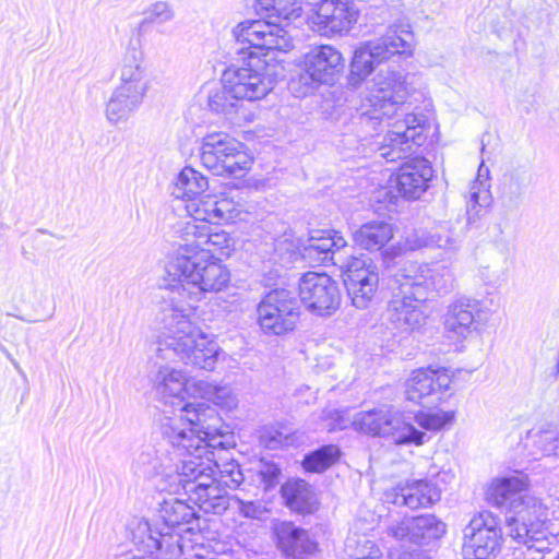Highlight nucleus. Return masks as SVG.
Masks as SVG:
<instances>
[{
    "instance_id": "f257e3e1",
    "label": "nucleus",
    "mask_w": 559,
    "mask_h": 559,
    "mask_svg": "<svg viewBox=\"0 0 559 559\" xmlns=\"http://www.w3.org/2000/svg\"><path fill=\"white\" fill-rule=\"evenodd\" d=\"M183 243L168 261L162 287L178 296L163 318V330L153 345L155 364L181 361L204 370H213L223 350L211 335L191 320L195 306L206 293L223 290L229 271L219 263L229 257L235 240L222 229L207 224L187 222Z\"/></svg>"
},
{
    "instance_id": "f03ea898",
    "label": "nucleus",
    "mask_w": 559,
    "mask_h": 559,
    "mask_svg": "<svg viewBox=\"0 0 559 559\" xmlns=\"http://www.w3.org/2000/svg\"><path fill=\"white\" fill-rule=\"evenodd\" d=\"M368 94L353 116L356 135L362 141L377 134L383 120L389 130L381 142H373L379 156L396 162L426 140L424 129L428 123L424 115L407 112L405 103L408 90L402 73L380 69L368 82Z\"/></svg>"
},
{
    "instance_id": "7ed1b4c3",
    "label": "nucleus",
    "mask_w": 559,
    "mask_h": 559,
    "mask_svg": "<svg viewBox=\"0 0 559 559\" xmlns=\"http://www.w3.org/2000/svg\"><path fill=\"white\" fill-rule=\"evenodd\" d=\"M528 478L523 473L493 478L486 491L487 501L506 512L508 535L528 549L549 548L548 509L527 493Z\"/></svg>"
},
{
    "instance_id": "20e7f679",
    "label": "nucleus",
    "mask_w": 559,
    "mask_h": 559,
    "mask_svg": "<svg viewBox=\"0 0 559 559\" xmlns=\"http://www.w3.org/2000/svg\"><path fill=\"white\" fill-rule=\"evenodd\" d=\"M186 419L169 418L162 423V435L182 464L185 461H204L213 466L215 460L229 456L230 442L218 432L216 409L205 403L186 405Z\"/></svg>"
},
{
    "instance_id": "39448f33",
    "label": "nucleus",
    "mask_w": 559,
    "mask_h": 559,
    "mask_svg": "<svg viewBox=\"0 0 559 559\" xmlns=\"http://www.w3.org/2000/svg\"><path fill=\"white\" fill-rule=\"evenodd\" d=\"M174 478L170 492L182 488L193 503L205 513L221 514L228 508L226 488L217 484L215 469L204 461H185L180 472L169 474Z\"/></svg>"
},
{
    "instance_id": "423d86ee",
    "label": "nucleus",
    "mask_w": 559,
    "mask_h": 559,
    "mask_svg": "<svg viewBox=\"0 0 559 559\" xmlns=\"http://www.w3.org/2000/svg\"><path fill=\"white\" fill-rule=\"evenodd\" d=\"M352 426L356 431L389 438L400 445H421L427 441V435L416 429L403 413L389 407L359 412L353 417Z\"/></svg>"
},
{
    "instance_id": "0eeeda50",
    "label": "nucleus",
    "mask_w": 559,
    "mask_h": 559,
    "mask_svg": "<svg viewBox=\"0 0 559 559\" xmlns=\"http://www.w3.org/2000/svg\"><path fill=\"white\" fill-rule=\"evenodd\" d=\"M200 159L216 176L239 177L252 164L245 145L225 132H211L202 138Z\"/></svg>"
},
{
    "instance_id": "6e6552de",
    "label": "nucleus",
    "mask_w": 559,
    "mask_h": 559,
    "mask_svg": "<svg viewBox=\"0 0 559 559\" xmlns=\"http://www.w3.org/2000/svg\"><path fill=\"white\" fill-rule=\"evenodd\" d=\"M411 39L409 32L399 34L395 29H389L382 37L359 46L355 50L350 63L348 84L354 88L358 87L371 74L376 66L389 60L394 55L411 52Z\"/></svg>"
},
{
    "instance_id": "1a4fd4ad",
    "label": "nucleus",
    "mask_w": 559,
    "mask_h": 559,
    "mask_svg": "<svg viewBox=\"0 0 559 559\" xmlns=\"http://www.w3.org/2000/svg\"><path fill=\"white\" fill-rule=\"evenodd\" d=\"M274 68L261 58L258 52L250 50L242 66H231L224 71L222 82L243 100L255 102L264 98L275 86Z\"/></svg>"
},
{
    "instance_id": "9d476101",
    "label": "nucleus",
    "mask_w": 559,
    "mask_h": 559,
    "mask_svg": "<svg viewBox=\"0 0 559 559\" xmlns=\"http://www.w3.org/2000/svg\"><path fill=\"white\" fill-rule=\"evenodd\" d=\"M400 277L414 288L418 301H427L431 294H448L454 288L452 269L442 263L417 264L409 263L397 271Z\"/></svg>"
},
{
    "instance_id": "9b49d317",
    "label": "nucleus",
    "mask_w": 559,
    "mask_h": 559,
    "mask_svg": "<svg viewBox=\"0 0 559 559\" xmlns=\"http://www.w3.org/2000/svg\"><path fill=\"white\" fill-rule=\"evenodd\" d=\"M464 559H493L500 548L499 520L488 511L475 515L464 531Z\"/></svg>"
},
{
    "instance_id": "f8f14e48",
    "label": "nucleus",
    "mask_w": 559,
    "mask_h": 559,
    "mask_svg": "<svg viewBox=\"0 0 559 559\" xmlns=\"http://www.w3.org/2000/svg\"><path fill=\"white\" fill-rule=\"evenodd\" d=\"M300 301L312 313L326 317L333 314L341 304L337 283L326 273L307 272L299 280Z\"/></svg>"
},
{
    "instance_id": "ddd939ff",
    "label": "nucleus",
    "mask_w": 559,
    "mask_h": 559,
    "mask_svg": "<svg viewBox=\"0 0 559 559\" xmlns=\"http://www.w3.org/2000/svg\"><path fill=\"white\" fill-rule=\"evenodd\" d=\"M257 312L263 332L273 335L293 331L299 317L296 300L284 289L269 293L259 304Z\"/></svg>"
},
{
    "instance_id": "4468645a",
    "label": "nucleus",
    "mask_w": 559,
    "mask_h": 559,
    "mask_svg": "<svg viewBox=\"0 0 559 559\" xmlns=\"http://www.w3.org/2000/svg\"><path fill=\"white\" fill-rule=\"evenodd\" d=\"M397 287L394 289L386 308L388 321L397 330L413 332L421 328L427 319L424 307L426 301H418L415 289H406L409 285L395 274Z\"/></svg>"
},
{
    "instance_id": "2eb2a0df",
    "label": "nucleus",
    "mask_w": 559,
    "mask_h": 559,
    "mask_svg": "<svg viewBox=\"0 0 559 559\" xmlns=\"http://www.w3.org/2000/svg\"><path fill=\"white\" fill-rule=\"evenodd\" d=\"M359 11L352 0H320L310 24L322 36L347 34L357 23Z\"/></svg>"
},
{
    "instance_id": "dca6fc26",
    "label": "nucleus",
    "mask_w": 559,
    "mask_h": 559,
    "mask_svg": "<svg viewBox=\"0 0 559 559\" xmlns=\"http://www.w3.org/2000/svg\"><path fill=\"white\" fill-rule=\"evenodd\" d=\"M342 271L345 274L344 283L352 304L357 309H366L374 298L379 274L371 261L352 257Z\"/></svg>"
},
{
    "instance_id": "f3484780",
    "label": "nucleus",
    "mask_w": 559,
    "mask_h": 559,
    "mask_svg": "<svg viewBox=\"0 0 559 559\" xmlns=\"http://www.w3.org/2000/svg\"><path fill=\"white\" fill-rule=\"evenodd\" d=\"M344 68L342 53L331 45H320L305 53L301 80L317 84H331Z\"/></svg>"
},
{
    "instance_id": "a211bd4d",
    "label": "nucleus",
    "mask_w": 559,
    "mask_h": 559,
    "mask_svg": "<svg viewBox=\"0 0 559 559\" xmlns=\"http://www.w3.org/2000/svg\"><path fill=\"white\" fill-rule=\"evenodd\" d=\"M346 240L335 230H313L302 249V257L312 263L332 264L341 270L347 265L352 257L343 253Z\"/></svg>"
},
{
    "instance_id": "6ab92c4d",
    "label": "nucleus",
    "mask_w": 559,
    "mask_h": 559,
    "mask_svg": "<svg viewBox=\"0 0 559 559\" xmlns=\"http://www.w3.org/2000/svg\"><path fill=\"white\" fill-rule=\"evenodd\" d=\"M445 533V524L432 514L408 518L388 528L396 540L426 545L439 539Z\"/></svg>"
},
{
    "instance_id": "aec40b11",
    "label": "nucleus",
    "mask_w": 559,
    "mask_h": 559,
    "mask_svg": "<svg viewBox=\"0 0 559 559\" xmlns=\"http://www.w3.org/2000/svg\"><path fill=\"white\" fill-rule=\"evenodd\" d=\"M153 388L160 400L167 404H171L179 412L170 418L186 419V411H182L186 405H198L199 403H186L185 394L187 392V381L181 370L170 368L167 365L160 366L152 379ZM169 419L165 417L163 423Z\"/></svg>"
},
{
    "instance_id": "412c9836",
    "label": "nucleus",
    "mask_w": 559,
    "mask_h": 559,
    "mask_svg": "<svg viewBox=\"0 0 559 559\" xmlns=\"http://www.w3.org/2000/svg\"><path fill=\"white\" fill-rule=\"evenodd\" d=\"M440 490L426 479L407 480L385 493L386 501L412 510L429 508L440 500Z\"/></svg>"
},
{
    "instance_id": "4be33fe9",
    "label": "nucleus",
    "mask_w": 559,
    "mask_h": 559,
    "mask_svg": "<svg viewBox=\"0 0 559 559\" xmlns=\"http://www.w3.org/2000/svg\"><path fill=\"white\" fill-rule=\"evenodd\" d=\"M432 176V167L426 158H412L400 167L396 188L405 199L416 200L427 190Z\"/></svg>"
},
{
    "instance_id": "5701e85b",
    "label": "nucleus",
    "mask_w": 559,
    "mask_h": 559,
    "mask_svg": "<svg viewBox=\"0 0 559 559\" xmlns=\"http://www.w3.org/2000/svg\"><path fill=\"white\" fill-rule=\"evenodd\" d=\"M481 313L480 302L472 298H459L453 301L445 314L444 326L447 332L456 337L465 338L477 329Z\"/></svg>"
},
{
    "instance_id": "b1692460",
    "label": "nucleus",
    "mask_w": 559,
    "mask_h": 559,
    "mask_svg": "<svg viewBox=\"0 0 559 559\" xmlns=\"http://www.w3.org/2000/svg\"><path fill=\"white\" fill-rule=\"evenodd\" d=\"M451 378L445 371L432 369L414 370L405 382L406 399L419 403L425 397L449 389Z\"/></svg>"
},
{
    "instance_id": "393cba45",
    "label": "nucleus",
    "mask_w": 559,
    "mask_h": 559,
    "mask_svg": "<svg viewBox=\"0 0 559 559\" xmlns=\"http://www.w3.org/2000/svg\"><path fill=\"white\" fill-rule=\"evenodd\" d=\"M278 548L288 557L300 559L305 555L313 554L317 543L309 533L293 522H281L274 526Z\"/></svg>"
},
{
    "instance_id": "a878e982",
    "label": "nucleus",
    "mask_w": 559,
    "mask_h": 559,
    "mask_svg": "<svg viewBox=\"0 0 559 559\" xmlns=\"http://www.w3.org/2000/svg\"><path fill=\"white\" fill-rule=\"evenodd\" d=\"M116 87L142 98L146 95L150 81L141 53L135 49L128 51L123 57L119 69V84Z\"/></svg>"
},
{
    "instance_id": "bb28decb",
    "label": "nucleus",
    "mask_w": 559,
    "mask_h": 559,
    "mask_svg": "<svg viewBox=\"0 0 559 559\" xmlns=\"http://www.w3.org/2000/svg\"><path fill=\"white\" fill-rule=\"evenodd\" d=\"M173 451L170 452L168 449L165 452L158 454V451L155 449H147L138 457V464L143 465L145 467V472L154 473L162 477L160 481L165 483V485H159L162 490H168L174 486V478L168 475V473L176 474L181 469V463L178 460L175 449L171 447Z\"/></svg>"
},
{
    "instance_id": "cd10ccee",
    "label": "nucleus",
    "mask_w": 559,
    "mask_h": 559,
    "mask_svg": "<svg viewBox=\"0 0 559 559\" xmlns=\"http://www.w3.org/2000/svg\"><path fill=\"white\" fill-rule=\"evenodd\" d=\"M520 445L534 459L559 456V429L550 424L532 428L521 438Z\"/></svg>"
},
{
    "instance_id": "c85d7f7f",
    "label": "nucleus",
    "mask_w": 559,
    "mask_h": 559,
    "mask_svg": "<svg viewBox=\"0 0 559 559\" xmlns=\"http://www.w3.org/2000/svg\"><path fill=\"white\" fill-rule=\"evenodd\" d=\"M285 504L294 512L300 514L312 513L318 500L312 487L302 479H289L281 488Z\"/></svg>"
},
{
    "instance_id": "c756f323",
    "label": "nucleus",
    "mask_w": 559,
    "mask_h": 559,
    "mask_svg": "<svg viewBox=\"0 0 559 559\" xmlns=\"http://www.w3.org/2000/svg\"><path fill=\"white\" fill-rule=\"evenodd\" d=\"M392 237L393 228L391 224L383 221L365 223L353 233L354 242L369 251L381 249Z\"/></svg>"
},
{
    "instance_id": "7c9ffc66",
    "label": "nucleus",
    "mask_w": 559,
    "mask_h": 559,
    "mask_svg": "<svg viewBox=\"0 0 559 559\" xmlns=\"http://www.w3.org/2000/svg\"><path fill=\"white\" fill-rule=\"evenodd\" d=\"M144 98L115 87L106 103L105 115L112 124L127 121L141 106Z\"/></svg>"
},
{
    "instance_id": "2f4dec72",
    "label": "nucleus",
    "mask_w": 559,
    "mask_h": 559,
    "mask_svg": "<svg viewBox=\"0 0 559 559\" xmlns=\"http://www.w3.org/2000/svg\"><path fill=\"white\" fill-rule=\"evenodd\" d=\"M207 188L206 177L192 167H185L176 178L171 194L188 203L205 193Z\"/></svg>"
},
{
    "instance_id": "473e14b6",
    "label": "nucleus",
    "mask_w": 559,
    "mask_h": 559,
    "mask_svg": "<svg viewBox=\"0 0 559 559\" xmlns=\"http://www.w3.org/2000/svg\"><path fill=\"white\" fill-rule=\"evenodd\" d=\"M207 106L213 112L235 120L240 116L243 104L238 95L227 86V82H222L221 86L214 87L209 92Z\"/></svg>"
},
{
    "instance_id": "72a5a7b5",
    "label": "nucleus",
    "mask_w": 559,
    "mask_h": 559,
    "mask_svg": "<svg viewBox=\"0 0 559 559\" xmlns=\"http://www.w3.org/2000/svg\"><path fill=\"white\" fill-rule=\"evenodd\" d=\"M159 516L168 528L186 526L198 519L191 506L175 497L165 499L160 503Z\"/></svg>"
},
{
    "instance_id": "f704fd0d",
    "label": "nucleus",
    "mask_w": 559,
    "mask_h": 559,
    "mask_svg": "<svg viewBox=\"0 0 559 559\" xmlns=\"http://www.w3.org/2000/svg\"><path fill=\"white\" fill-rule=\"evenodd\" d=\"M528 181L525 170H512L503 175L500 192L502 205L509 210L519 207Z\"/></svg>"
},
{
    "instance_id": "c9c22d12",
    "label": "nucleus",
    "mask_w": 559,
    "mask_h": 559,
    "mask_svg": "<svg viewBox=\"0 0 559 559\" xmlns=\"http://www.w3.org/2000/svg\"><path fill=\"white\" fill-rule=\"evenodd\" d=\"M129 530L132 542L143 551L150 554L160 550L164 543H166V537L169 535V532H160L159 537L154 536L148 522L144 519L133 520L129 525Z\"/></svg>"
},
{
    "instance_id": "e433bc0d",
    "label": "nucleus",
    "mask_w": 559,
    "mask_h": 559,
    "mask_svg": "<svg viewBox=\"0 0 559 559\" xmlns=\"http://www.w3.org/2000/svg\"><path fill=\"white\" fill-rule=\"evenodd\" d=\"M217 469L216 481L226 489L235 490L243 483L245 477L239 464L229 456L219 455L215 463H213V469Z\"/></svg>"
},
{
    "instance_id": "4c0bfd02",
    "label": "nucleus",
    "mask_w": 559,
    "mask_h": 559,
    "mask_svg": "<svg viewBox=\"0 0 559 559\" xmlns=\"http://www.w3.org/2000/svg\"><path fill=\"white\" fill-rule=\"evenodd\" d=\"M186 211L195 224L217 223V199L202 194L186 203Z\"/></svg>"
},
{
    "instance_id": "58836bf2",
    "label": "nucleus",
    "mask_w": 559,
    "mask_h": 559,
    "mask_svg": "<svg viewBox=\"0 0 559 559\" xmlns=\"http://www.w3.org/2000/svg\"><path fill=\"white\" fill-rule=\"evenodd\" d=\"M341 451L335 444H328L307 454L304 459L306 471L321 473L332 466L340 457Z\"/></svg>"
},
{
    "instance_id": "ea45409f",
    "label": "nucleus",
    "mask_w": 559,
    "mask_h": 559,
    "mask_svg": "<svg viewBox=\"0 0 559 559\" xmlns=\"http://www.w3.org/2000/svg\"><path fill=\"white\" fill-rule=\"evenodd\" d=\"M455 417L454 411L435 409L429 412H419L415 416V420L425 430L438 431L447 425L453 423Z\"/></svg>"
},
{
    "instance_id": "a19ab883",
    "label": "nucleus",
    "mask_w": 559,
    "mask_h": 559,
    "mask_svg": "<svg viewBox=\"0 0 559 559\" xmlns=\"http://www.w3.org/2000/svg\"><path fill=\"white\" fill-rule=\"evenodd\" d=\"M489 169L485 167L484 163L478 168L477 180L472 185L468 191V204L473 206L479 205L486 207L491 203V195L489 194V185L487 177Z\"/></svg>"
},
{
    "instance_id": "79ce46f5",
    "label": "nucleus",
    "mask_w": 559,
    "mask_h": 559,
    "mask_svg": "<svg viewBox=\"0 0 559 559\" xmlns=\"http://www.w3.org/2000/svg\"><path fill=\"white\" fill-rule=\"evenodd\" d=\"M346 551L350 559H381L382 557L379 547L365 537L348 538Z\"/></svg>"
},
{
    "instance_id": "37998d69",
    "label": "nucleus",
    "mask_w": 559,
    "mask_h": 559,
    "mask_svg": "<svg viewBox=\"0 0 559 559\" xmlns=\"http://www.w3.org/2000/svg\"><path fill=\"white\" fill-rule=\"evenodd\" d=\"M142 25L146 24H166L175 19V10L170 2L159 0L151 3L144 11Z\"/></svg>"
},
{
    "instance_id": "c03bdc74",
    "label": "nucleus",
    "mask_w": 559,
    "mask_h": 559,
    "mask_svg": "<svg viewBox=\"0 0 559 559\" xmlns=\"http://www.w3.org/2000/svg\"><path fill=\"white\" fill-rule=\"evenodd\" d=\"M255 472L264 490H270L278 485L282 469L273 460L262 457L257 464Z\"/></svg>"
},
{
    "instance_id": "a18cd8bd",
    "label": "nucleus",
    "mask_w": 559,
    "mask_h": 559,
    "mask_svg": "<svg viewBox=\"0 0 559 559\" xmlns=\"http://www.w3.org/2000/svg\"><path fill=\"white\" fill-rule=\"evenodd\" d=\"M260 443L270 450L289 447L294 442V436L275 427H265L260 431Z\"/></svg>"
},
{
    "instance_id": "49530a36",
    "label": "nucleus",
    "mask_w": 559,
    "mask_h": 559,
    "mask_svg": "<svg viewBox=\"0 0 559 559\" xmlns=\"http://www.w3.org/2000/svg\"><path fill=\"white\" fill-rule=\"evenodd\" d=\"M217 223L235 222L236 219H242V214L246 213L245 205L235 201L233 198L224 197L217 199Z\"/></svg>"
},
{
    "instance_id": "de8ad7c7",
    "label": "nucleus",
    "mask_w": 559,
    "mask_h": 559,
    "mask_svg": "<svg viewBox=\"0 0 559 559\" xmlns=\"http://www.w3.org/2000/svg\"><path fill=\"white\" fill-rule=\"evenodd\" d=\"M323 420L324 427L328 431H336L344 430L349 425H352V420L345 416V412L338 409H326L323 412Z\"/></svg>"
},
{
    "instance_id": "09e8293b",
    "label": "nucleus",
    "mask_w": 559,
    "mask_h": 559,
    "mask_svg": "<svg viewBox=\"0 0 559 559\" xmlns=\"http://www.w3.org/2000/svg\"><path fill=\"white\" fill-rule=\"evenodd\" d=\"M210 402L228 409L235 407L237 404L236 397L233 394L231 389L227 385H219L216 383L214 384V390L211 395Z\"/></svg>"
},
{
    "instance_id": "8fccbe9b",
    "label": "nucleus",
    "mask_w": 559,
    "mask_h": 559,
    "mask_svg": "<svg viewBox=\"0 0 559 559\" xmlns=\"http://www.w3.org/2000/svg\"><path fill=\"white\" fill-rule=\"evenodd\" d=\"M426 245L425 240L421 239H414L412 240L411 237H407L404 243L399 242L397 245L389 247L384 252L383 257L385 262L389 260H393L394 258L401 255L402 253L411 250L414 251L416 249L421 248Z\"/></svg>"
},
{
    "instance_id": "3c124183",
    "label": "nucleus",
    "mask_w": 559,
    "mask_h": 559,
    "mask_svg": "<svg viewBox=\"0 0 559 559\" xmlns=\"http://www.w3.org/2000/svg\"><path fill=\"white\" fill-rule=\"evenodd\" d=\"M214 384L215 383L209 382L206 380L193 381L191 384H187L186 393H191L194 396L210 401L214 390Z\"/></svg>"
},
{
    "instance_id": "603ef678",
    "label": "nucleus",
    "mask_w": 559,
    "mask_h": 559,
    "mask_svg": "<svg viewBox=\"0 0 559 559\" xmlns=\"http://www.w3.org/2000/svg\"><path fill=\"white\" fill-rule=\"evenodd\" d=\"M432 240L437 247L445 250H456L459 248L460 240L457 237L450 235L449 233L436 234L432 236Z\"/></svg>"
},
{
    "instance_id": "864d4df0",
    "label": "nucleus",
    "mask_w": 559,
    "mask_h": 559,
    "mask_svg": "<svg viewBox=\"0 0 559 559\" xmlns=\"http://www.w3.org/2000/svg\"><path fill=\"white\" fill-rule=\"evenodd\" d=\"M239 502V510L246 518H258L260 514V506L252 502V501H243L241 499H238Z\"/></svg>"
},
{
    "instance_id": "5fc2aeb1",
    "label": "nucleus",
    "mask_w": 559,
    "mask_h": 559,
    "mask_svg": "<svg viewBox=\"0 0 559 559\" xmlns=\"http://www.w3.org/2000/svg\"><path fill=\"white\" fill-rule=\"evenodd\" d=\"M478 275L480 276V278L486 283V284H489L492 282L493 280V276L490 274L489 272V269L488 267H481L479 269L478 271Z\"/></svg>"
},
{
    "instance_id": "6e6d98bb",
    "label": "nucleus",
    "mask_w": 559,
    "mask_h": 559,
    "mask_svg": "<svg viewBox=\"0 0 559 559\" xmlns=\"http://www.w3.org/2000/svg\"><path fill=\"white\" fill-rule=\"evenodd\" d=\"M399 559H421L420 552H403Z\"/></svg>"
},
{
    "instance_id": "4d7b16f0",
    "label": "nucleus",
    "mask_w": 559,
    "mask_h": 559,
    "mask_svg": "<svg viewBox=\"0 0 559 559\" xmlns=\"http://www.w3.org/2000/svg\"><path fill=\"white\" fill-rule=\"evenodd\" d=\"M493 231H495V234H493L495 238L496 239L500 238L503 234L502 224L499 223V224L495 225Z\"/></svg>"
},
{
    "instance_id": "13d9d810",
    "label": "nucleus",
    "mask_w": 559,
    "mask_h": 559,
    "mask_svg": "<svg viewBox=\"0 0 559 559\" xmlns=\"http://www.w3.org/2000/svg\"><path fill=\"white\" fill-rule=\"evenodd\" d=\"M123 559H146V558L142 557V556L132 555V556H126Z\"/></svg>"
},
{
    "instance_id": "bf43d9fd",
    "label": "nucleus",
    "mask_w": 559,
    "mask_h": 559,
    "mask_svg": "<svg viewBox=\"0 0 559 559\" xmlns=\"http://www.w3.org/2000/svg\"><path fill=\"white\" fill-rule=\"evenodd\" d=\"M44 234H46V230H44V229H37V230H36V237H37L38 235H44Z\"/></svg>"
}]
</instances>
